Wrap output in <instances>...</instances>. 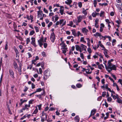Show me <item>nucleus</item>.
Here are the masks:
<instances>
[{"label":"nucleus","instance_id":"nucleus-18","mask_svg":"<svg viewBox=\"0 0 122 122\" xmlns=\"http://www.w3.org/2000/svg\"><path fill=\"white\" fill-rule=\"evenodd\" d=\"M42 12L41 10H39L37 11V16L38 18L41 17L42 16Z\"/></svg>","mask_w":122,"mask_h":122},{"label":"nucleus","instance_id":"nucleus-29","mask_svg":"<svg viewBox=\"0 0 122 122\" xmlns=\"http://www.w3.org/2000/svg\"><path fill=\"white\" fill-rule=\"evenodd\" d=\"M98 44L99 46H100L102 48V49H104L105 48L103 45L102 44L101 42L100 41H99Z\"/></svg>","mask_w":122,"mask_h":122},{"label":"nucleus","instance_id":"nucleus-22","mask_svg":"<svg viewBox=\"0 0 122 122\" xmlns=\"http://www.w3.org/2000/svg\"><path fill=\"white\" fill-rule=\"evenodd\" d=\"M96 109H93L91 111V114L90 116V117L92 115H93L95 114L96 112Z\"/></svg>","mask_w":122,"mask_h":122},{"label":"nucleus","instance_id":"nucleus-1","mask_svg":"<svg viewBox=\"0 0 122 122\" xmlns=\"http://www.w3.org/2000/svg\"><path fill=\"white\" fill-rule=\"evenodd\" d=\"M113 61V59H111L109 60L108 62L107 66L106 64L107 62L106 61H104L103 63V64L105 65L106 69L109 73H110L112 70H117L116 66L114 65H113L111 63V62Z\"/></svg>","mask_w":122,"mask_h":122},{"label":"nucleus","instance_id":"nucleus-15","mask_svg":"<svg viewBox=\"0 0 122 122\" xmlns=\"http://www.w3.org/2000/svg\"><path fill=\"white\" fill-rule=\"evenodd\" d=\"M30 107V105L28 104H25V106L23 108V110H26V111L28 110L29 109V108Z\"/></svg>","mask_w":122,"mask_h":122},{"label":"nucleus","instance_id":"nucleus-10","mask_svg":"<svg viewBox=\"0 0 122 122\" xmlns=\"http://www.w3.org/2000/svg\"><path fill=\"white\" fill-rule=\"evenodd\" d=\"M50 39L52 42H54L55 39V36L54 33L52 32L51 33L50 37Z\"/></svg>","mask_w":122,"mask_h":122},{"label":"nucleus","instance_id":"nucleus-9","mask_svg":"<svg viewBox=\"0 0 122 122\" xmlns=\"http://www.w3.org/2000/svg\"><path fill=\"white\" fill-rule=\"evenodd\" d=\"M102 50L104 51L103 52L105 57L107 58H109V56L107 54L108 51V50L106 49L105 48L104 49H102Z\"/></svg>","mask_w":122,"mask_h":122},{"label":"nucleus","instance_id":"nucleus-13","mask_svg":"<svg viewBox=\"0 0 122 122\" xmlns=\"http://www.w3.org/2000/svg\"><path fill=\"white\" fill-rule=\"evenodd\" d=\"M99 21V20L97 18H96L95 20V27L96 28L98 29L99 28V25L98 24V22Z\"/></svg>","mask_w":122,"mask_h":122},{"label":"nucleus","instance_id":"nucleus-30","mask_svg":"<svg viewBox=\"0 0 122 122\" xmlns=\"http://www.w3.org/2000/svg\"><path fill=\"white\" fill-rule=\"evenodd\" d=\"M116 101L118 103L122 104V100L119 97L117 99Z\"/></svg>","mask_w":122,"mask_h":122},{"label":"nucleus","instance_id":"nucleus-47","mask_svg":"<svg viewBox=\"0 0 122 122\" xmlns=\"http://www.w3.org/2000/svg\"><path fill=\"white\" fill-rule=\"evenodd\" d=\"M28 88H29L28 87L25 86L24 87V91L25 92H26L28 89Z\"/></svg>","mask_w":122,"mask_h":122},{"label":"nucleus","instance_id":"nucleus-51","mask_svg":"<svg viewBox=\"0 0 122 122\" xmlns=\"http://www.w3.org/2000/svg\"><path fill=\"white\" fill-rule=\"evenodd\" d=\"M35 29L36 32H37L39 31V29L38 27L36 26L34 27Z\"/></svg>","mask_w":122,"mask_h":122},{"label":"nucleus","instance_id":"nucleus-46","mask_svg":"<svg viewBox=\"0 0 122 122\" xmlns=\"http://www.w3.org/2000/svg\"><path fill=\"white\" fill-rule=\"evenodd\" d=\"M87 51L89 54H91V53H92V51L91 49L90 48H88L87 49Z\"/></svg>","mask_w":122,"mask_h":122},{"label":"nucleus","instance_id":"nucleus-56","mask_svg":"<svg viewBox=\"0 0 122 122\" xmlns=\"http://www.w3.org/2000/svg\"><path fill=\"white\" fill-rule=\"evenodd\" d=\"M6 45H5V50H7L8 49V42H6Z\"/></svg>","mask_w":122,"mask_h":122},{"label":"nucleus","instance_id":"nucleus-58","mask_svg":"<svg viewBox=\"0 0 122 122\" xmlns=\"http://www.w3.org/2000/svg\"><path fill=\"white\" fill-rule=\"evenodd\" d=\"M7 107V108H8V111H9V113L10 114H12V113L11 112L10 110V107H9V106L8 105Z\"/></svg>","mask_w":122,"mask_h":122},{"label":"nucleus","instance_id":"nucleus-20","mask_svg":"<svg viewBox=\"0 0 122 122\" xmlns=\"http://www.w3.org/2000/svg\"><path fill=\"white\" fill-rule=\"evenodd\" d=\"M94 35L95 36L97 37L99 36L101 39L102 35H101V33L98 32H96L95 34H94Z\"/></svg>","mask_w":122,"mask_h":122},{"label":"nucleus","instance_id":"nucleus-25","mask_svg":"<svg viewBox=\"0 0 122 122\" xmlns=\"http://www.w3.org/2000/svg\"><path fill=\"white\" fill-rule=\"evenodd\" d=\"M72 32V33L73 35L74 36H77V34L76 32V30L75 29L72 30H71Z\"/></svg>","mask_w":122,"mask_h":122},{"label":"nucleus","instance_id":"nucleus-35","mask_svg":"<svg viewBox=\"0 0 122 122\" xmlns=\"http://www.w3.org/2000/svg\"><path fill=\"white\" fill-rule=\"evenodd\" d=\"M98 67L100 69H102L104 68V67L102 64H101L98 65Z\"/></svg>","mask_w":122,"mask_h":122},{"label":"nucleus","instance_id":"nucleus-32","mask_svg":"<svg viewBox=\"0 0 122 122\" xmlns=\"http://www.w3.org/2000/svg\"><path fill=\"white\" fill-rule=\"evenodd\" d=\"M34 101V100L33 99H31L29 101L28 104L30 105V104L33 103Z\"/></svg>","mask_w":122,"mask_h":122},{"label":"nucleus","instance_id":"nucleus-53","mask_svg":"<svg viewBox=\"0 0 122 122\" xmlns=\"http://www.w3.org/2000/svg\"><path fill=\"white\" fill-rule=\"evenodd\" d=\"M118 82H119V83L121 85V86H122V79H119L118 81Z\"/></svg>","mask_w":122,"mask_h":122},{"label":"nucleus","instance_id":"nucleus-59","mask_svg":"<svg viewBox=\"0 0 122 122\" xmlns=\"http://www.w3.org/2000/svg\"><path fill=\"white\" fill-rule=\"evenodd\" d=\"M36 92H41L42 90V89L41 88H39L37 89H36Z\"/></svg>","mask_w":122,"mask_h":122},{"label":"nucleus","instance_id":"nucleus-40","mask_svg":"<svg viewBox=\"0 0 122 122\" xmlns=\"http://www.w3.org/2000/svg\"><path fill=\"white\" fill-rule=\"evenodd\" d=\"M112 100V98L110 97H107V101L108 102H111Z\"/></svg>","mask_w":122,"mask_h":122},{"label":"nucleus","instance_id":"nucleus-64","mask_svg":"<svg viewBox=\"0 0 122 122\" xmlns=\"http://www.w3.org/2000/svg\"><path fill=\"white\" fill-rule=\"evenodd\" d=\"M54 15V14L53 12L50 13L49 14V17H51L53 16Z\"/></svg>","mask_w":122,"mask_h":122},{"label":"nucleus","instance_id":"nucleus-36","mask_svg":"<svg viewBox=\"0 0 122 122\" xmlns=\"http://www.w3.org/2000/svg\"><path fill=\"white\" fill-rule=\"evenodd\" d=\"M27 100H23L22 99H20V101L21 104H22L23 103L26 102H27Z\"/></svg>","mask_w":122,"mask_h":122},{"label":"nucleus","instance_id":"nucleus-7","mask_svg":"<svg viewBox=\"0 0 122 122\" xmlns=\"http://www.w3.org/2000/svg\"><path fill=\"white\" fill-rule=\"evenodd\" d=\"M86 18L85 16L83 15H79L77 17V21L78 23L81 22L82 19H84Z\"/></svg>","mask_w":122,"mask_h":122},{"label":"nucleus","instance_id":"nucleus-27","mask_svg":"<svg viewBox=\"0 0 122 122\" xmlns=\"http://www.w3.org/2000/svg\"><path fill=\"white\" fill-rule=\"evenodd\" d=\"M14 67L15 69H18V66L17 63L15 62H14L13 63Z\"/></svg>","mask_w":122,"mask_h":122},{"label":"nucleus","instance_id":"nucleus-6","mask_svg":"<svg viewBox=\"0 0 122 122\" xmlns=\"http://www.w3.org/2000/svg\"><path fill=\"white\" fill-rule=\"evenodd\" d=\"M44 79H46L50 76V72L48 70H46L44 72Z\"/></svg>","mask_w":122,"mask_h":122},{"label":"nucleus","instance_id":"nucleus-21","mask_svg":"<svg viewBox=\"0 0 122 122\" xmlns=\"http://www.w3.org/2000/svg\"><path fill=\"white\" fill-rule=\"evenodd\" d=\"M36 109L34 110L32 114V115L33 116L34 114H36L38 112V110L37 107H36Z\"/></svg>","mask_w":122,"mask_h":122},{"label":"nucleus","instance_id":"nucleus-14","mask_svg":"<svg viewBox=\"0 0 122 122\" xmlns=\"http://www.w3.org/2000/svg\"><path fill=\"white\" fill-rule=\"evenodd\" d=\"M31 43L35 47H36L37 45H36L35 43V38L32 37L31 38Z\"/></svg>","mask_w":122,"mask_h":122},{"label":"nucleus","instance_id":"nucleus-2","mask_svg":"<svg viewBox=\"0 0 122 122\" xmlns=\"http://www.w3.org/2000/svg\"><path fill=\"white\" fill-rule=\"evenodd\" d=\"M76 49L77 51H79L81 53L83 51L85 52L86 51L87 46L82 44L80 46L77 45H76Z\"/></svg>","mask_w":122,"mask_h":122},{"label":"nucleus","instance_id":"nucleus-60","mask_svg":"<svg viewBox=\"0 0 122 122\" xmlns=\"http://www.w3.org/2000/svg\"><path fill=\"white\" fill-rule=\"evenodd\" d=\"M32 64H33L35 65L36 64V61L35 60H32Z\"/></svg>","mask_w":122,"mask_h":122},{"label":"nucleus","instance_id":"nucleus-41","mask_svg":"<svg viewBox=\"0 0 122 122\" xmlns=\"http://www.w3.org/2000/svg\"><path fill=\"white\" fill-rule=\"evenodd\" d=\"M76 86L78 88H80L82 86V85L78 83L76 84Z\"/></svg>","mask_w":122,"mask_h":122},{"label":"nucleus","instance_id":"nucleus-48","mask_svg":"<svg viewBox=\"0 0 122 122\" xmlns=\"http://www.w3.org/2000/svg\"><path fill=\"white\" fill-rule=\"evenodd\" d=\"M35 33V31L34 30H32L31 31L29 34V35L30 36H32Z\"/></svg>","mask_w":122,"mask_h":122},{"label":"nucleus","instance_id":"nucleus-28","mask_svg":"<svg viewBox=\"0 0 122 122\" xmlns=\"http://www.w3.org/2000/svg\"><path fill=\"white\" fill-rule=\"evenodd\" d=\"M74 120L76 122H79V118L78 116H76L75 117Z\"/></svg>","mask_w":122,"mask_h":122},{"label":"nucleus","instance_id":"nucleus-62","mask_svg":"<svg viewBox=\"0 0 122 122\" xmlns=\"http://www.w3.org/2000/svg\"><path fill=\"white\" fill-rule=\"evenodd\" d=\"M92 46L93 48L95 50H96L97 49V46L96 45H94V46L93 45H92Z\"/></svg>","mask_w":122,"mask_h":122},{"label":"nucleus","instance_id":"nucleus-5","mask_svg":"<svg viewBox=\"0 0 122 122\" xmlns=\"http://www.w3.org/2000/svg\"><path fill=\"white\" fill-rule=\"evenodd\" d=\"M41 121L42 122H44L46 120L47 115L45 112H44V111H43L42 113V115L41 117Z\"/></svg>","mask_w":122,"mask_h":122},{"label":"nucleus","instance_id":"nucleus-54","mask_svg":"<svg viewBox=\"0 0 122 122\" xmlns=\"http://www.w3.org/2000/svg\"><path fill=\"white\" fill-rule=\"evenodd\" d=\"M43 10L44 12L48 14V10L46 9L45 8H44Z\"/></svg>","mask_w":122,"mask_h":122},{"label":"nucleus","instance_id":"nucleus-49","mask_svg":"<svg viewBox=\"0 0 122 122\" xmlns=\"http://www.w3.org/2000/svg\"><path fill=\"white\" fill-rule=\"evenodd\" d=\"M18 71L19 72H20V75L21 74V66L20 65L18 69Z\"/></svg>","mask_w":122,"mask_h":122},{"label":"nucleus","instance_id":"nucleus-31","mask_svg":"<svg viewBox=\"0 0 122 122\" xmlns=\"http://www.w3.org/2000/svg\"><path fill=\"white\" fill-rule=\"evenodd\" d=\"M80 41L81 42L84 43H86V41H85L84 38L83 37H81L80 39Z\"/></svg>","mask_w":122,"mask_h":122},{"label":"nucleus","instance_id":"nucleus-43","mask_svg":"<svg viewBox=\"0 0 122 122\" xmlns=\"http://www.w3.org/2000/svg\"><path fill=\"white\" fill-rule=\"evenodd\" d=\"M54 17L55 18V21L56 22L58 20L59 18V17L57 16V15H55L54 16Z\"/></svg>","mask_w":122,"mask_h":122},{"label":"nucleus","instance_id":"nucleus-52","mask_svg":"<svg viewBox=\"0 0 122 122\" xmlns=\"http://www.w3.org/2000/svg\"><path fill=\"white\" fill-rule=\"evenodd\" d=\"M116 42V40L115 39H113L112 40V45L114 46L115 44V43Z\"/></svg>","mask_w":122,"mask_h":122},{"label":"nucleus","instance_id":"nucleus-11","mask_svg":"<svg viewBox=\"0 0 122 122\" xmlns=\"http://www.w3.org/2000/svg\"><path fill=\"white\" fill-rule=\"evenodd\" d=\"M85 72L86 73H84L83 74L84 75L86 76H87V75L91 74L92 72V71H90L89 69H86Z\"/></svg>","mask_w":122,"mask_h":122},{"label":"nucleus","instance_id":"nucleus-8","mask_svg":"<svg viewBox=\"0 0 122 122\" xmlns=\"http://www.w3.org/2000/svg\"><path fill=\"white\" fill-rule=\"evenodd\" d=\"M38 42L40 46L41 47L43 45V43L44 42L43 38V37L41 38L38 40Z\"/></svg>","mask_w":122,"mask_h":122},{"label":"nucleus","instance_id":"nucleus-38","mask_svg":"<svg viewBox=\"0 0 122 122\" xmlns=\"http://www.w3.org/2000/svg\"><path fill=\"white\" fill-rule=\"evenodd\" d=\"M107 90L110 92H111V93L114 94L115 92L112 90H111V89L109 88H108Z\"/></svg>","mask_w":122,"mask_h":122},{"label":"nucleus","instance_id":"nucleus-4","mask_svg":"<svg viewBox=\"0 0 122 122\" xmlns=\"http://www.w3.org/2000/svg\"><path fill=\"white\" fill-rule=\"evenodd\" d=\"M66 20L65 19H61L59 21H57L55 25H60L61 27H62L66 24Z\"/></svg>","mask_w":122,"mask_h":122},{"label":"nucleus","instance_id":"nucleus-34","mask_svg":"<svg viewBox=\"0 0 122 122\" xmlns=\"http://www.w3.org/2000/svg\"><path fill=\"white\" fill-rule=\"evenodd\" d=\"M73 24V23L72 21H70L69 22V23L67 24V25L72 27Z\"/></svg>","mask_w":122,"mask_h":122},{"label":"nucleus","instance_id":"nucleus-3","mask_svg":"<svg viewBox=\"0 0 122 122\" xmlns=\"http://www.w3.org/2000/svg\"><path fill=\"white\" fill-rule=\"evenodd\" d=\"M60 45L61 47V49L62 51V53L65 54V53H66L67 51H68L67 48L66 47V45L65 44L63 41H62L60 44Z\"/></svg>","mask_w":122,"mask_h":122},{"label":"nucleus","instance_id":"nucleus-39","mask_svg":"<svg viewBox=\"0 0 122 122\" xmlns=\"http://www.w3.org/2000/svg\"><path fill=\"white\" fill-rule=\"evenodd\" d=\"M92 15L93 17H95L97 16L96 12L95 11L92 13Z\"/></svg>","mask_w":122,"mask_h":122},{"label":"nucleus","instance_id":"nucleus-17","mask_svg":"<svg viewBox=\"0 0 122 122\" xmlns=\"http://www.w3.org/2000/svg\"><path fill=\"white\" fill-rule=\"evenodd\" d=\"M64 7L63 6H60V10H59L60 13L61 15H62L64 13Z\"/></svg>","mask_w":122,"mask_h":122},{"label":"nucleus","instance_id":"nucleus-12","mask_svg":"<svg viewBox=\"0 0 122 122\" xmlns=\"http://www.w3.org/2000/svg\"><path fill=\"white\" fill-rule=\"evenodd\" d=\"M111 96L113 98L114 100H115L116 99H117L119 97L118 94H115V92L114 94L111 93Z\"/></svg>","mask_w":122,"mask_h":122},{"label":"nucleus","instance_id":"nucleus-26","mask_svg":"<svg viewBox=\"0 0 122 122\" xmlns=\"http://www.w3.org/2000/svg\"><path fill=\"white\" fill-rule=\"evenodd\" d=\"M87 9H86V10H85L84 8L83 9V10L82 11V13L83 14H84V16H85L86 17V15L87 13L86 11V10H87Z\"/></svg>","mask_w":122,"mask_h":122},{"label":"nucleus","instance_id":"nucleus-24","mask_svg":"<svg viewBox=\"0 0 122 122\" xmlns=\"http://www.w3.org/2000/svg\"><path fill=\"white\" fill-rule=\"evenodd\" d=\"M105 13L104 11H101L100 14V17L103 18L104 17Z\"/></svg>","mask_w":122,"mask_h":122},{"label":"nucleus","instance_id":"nucleus-61","mask_svg":"<svg viewBox=\"0 0 122 122\" xmlns=\"http://www.w3.org/2000/svg\"><path fill=\"white\" fill-rule=\"evenodd\" d=\"M42 105V104H40L37 106V107H38V109L39 110H41Z\"/></svg>","mask_w":122,"mask_h":122},{"label":"nucleus","instance_id":"nucleus-63","mask_svg":"<svg viewBox=\"0 0 122 122\" xmlns=\"http://www.w3.org/2000/svg\"><path fill=\"white\" fill-rule=\"evenodd\" d=\"M52 7L51 5L48 8L49 10H50V11L51 12L52 11Z\"/></svg>","mask_w":122,"mask_h":122},{"label":"nucleus","instance_id":"nucleus-57","mask_svg":"<svg viewBox=\"0 0 122 122\" xmlns=\"http://www.w3.org/2000/svg\"><path fill=\"white\" fill-rule=\"evenodd\" d=\"M108 36H102L101 39L103 38V40H105L106 39V38H107V37H108Z\"/></svg>","mask_w":122,"mask_h":122},{"label":"nucleus","instance_id":"nucleus-37","mask_svg":"<svg viewBox=\"0 0 122 122\" xmlns=\"http://www.w3.org/2000/svg\"><path fill=\"white\" fill-rule=\"evenodd\" d=\"M14 50L16 54V55H17L19 53L18 51L17 50V48H16L15 47L14 48Z\"/></svg>","mask_w":122,"mask_h":122},{"label":"nucleus","instance_id":"nucleus-55","mask_svg":"<svg viewBox=\"0 0 122 122\" xmlns=\"http://www.w3.org/2000/svg\"><path fill=\"white\" fill-rule=\"evenodd\" d=\"M52 22H49V23L48 24L47 26L48 28H50L52 24Z\"/></svg>","mask_w":122,"mask_h":122},{"label":"nucleus","instance_id":"nucleus-50","mask_svg":"<svg viewBox=\"0 0 122 122\" xmlns=\"http://www.w3.org/2000/svg\"><path fill=\"white\" fill-rule=\"evenodd\" d=\"M41 55L43 57H46V53L44 51H43L41 53Z\"/></svg>","mask_w":122,"mask_h":122},{"label":"nucleus","instance_id":"nucleus-44","mask_svg":"<svg viewBox=\"0 0 122 122\" xmlns=\"http://www.w3.org/2000/svg\"><path fill=\"white\" fill-rule=\"evenodd\" d=\"M93 1V4L94 5V6L95 7L96 6L97 4V1L96 0H94Z\"/></svg>","mask_w":122,"mask_h":122},{"label":"nucleus","instance_id":"nucleus-33","mask_svg":"<svg viewBox=\"0 0 122 122\" xmlns=\"http://www.w3.org/2000/svg\"><path fill=\"white\" fill-rule=\"evenodd\" d=\"M98 55V53H97L96 52L95 54V55L93 56V57L94 59L97 58Z\"/></svg>","mask_w":122,"mask_h":122},{"label":"nucleus","instance_id":"nucleus-23","mask_svg":"<svg viewBox=\"0 0 122 122\" xmlns=\"http://www.w3.org/2000/svg\"><path fill=\"white\" fill-rule=\"evenodd\" d=\"M72 1L71 0H66L65 2V3L68 5H70L72 3Z\"/></svg>","mask_w":122,"mask_h":122},{"label":"nucleus","instance_id":"nucleus-45","mask_svg":"<svg viewBox=\"0 0 122 122\" xmlns=\"http://www.w3.org/2000/svg\"><path fill=\"white\" fill-rule=\"evenodd\" d=\"M106 22L108 24L110 25V24L111 23V22L109 21V20L108 19H106L105 20Z\"/></svg>","mask_w":122,"mask_h":122},{"label":"nucleus","instance_id":"nucleus-16","mask_svg":"<svg viewBox=\"0 0 122 122\" xmlns=\"http://www.w3.org/2000/svg\"><path fill=\"white\" fill-rule=\"evenodd\" d=\"M82 32L85 34L86 35H87V33L88 32V31L86 29V28H83L82 29Z\"/></svg>","mask_w":122,"mask_h":122},{"label":"nucleus","instance_id":"nucleus-19","mask_svg":"<svg viewBox=\"0 0 122 122\" xmlns=\"http://www.w3.org/2000/svg\"><path fill=\"white\" fill-rule=\"evenodd\" d=\"M9 71L11 77L13 78H14V74L13 70L11 69H10Z\"/></svg>","mask_w":122,"mask_h":122},{"label":"nucleus","instance_id":"nucleus-42","mask_svg":"<svg viewBox=\"0 0 122 122\" xmlns=\"http://www.w3.org/2000/svg\"><path fill=\"white\" fill-rule=\"evenodd\" d=\"M35 96L38 97L40 99H42V98L41 97V95H36Z\"/></svg>","mask_w":122,"mask_h":122}]
</instances>
